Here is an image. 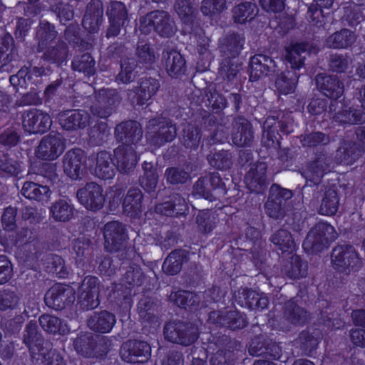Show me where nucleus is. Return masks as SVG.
I'll list each match as a JSON object with an SVG mask.
<instances>
[{
    "label": "nucleus",
    "mask_w": 365,
    "mask_h": 365,
    "mask_svg": "<svg viewBox=\"0 0 365 365\" xmlns=\"http://www.w3.org/2000/svg\"><path fill=\"white\" fill-rule=\"evenodd\" d=\"M232 143L237 147H251L255 140L252 124L245 118L237 116L232 121L230 132Z\"/></svg>",
    "instance_id": "15"
},
{
    "label": "nucleus",
    "mask_w": 365,
    "mask_h": 365,
    "mask_svg": "<svg viewBox=\"0 0 365 365\" xmlns=\"http://www.w3.org/2000/svg\"><path fill=\"white\" fill-rule=\"evenodd\" d=\"M250 331L255 335L252 339L248 352L254 356H262L267 359L278 360L282 356L281 347L269 339L266 334L262 332L258 324L252 326Z\"/></svg>",
    "instance_id": "5"
},
{
    "label": "nucleus",
    "mask_w": 365,
    "mask_h": 365,
    "mask_svg": "<svg viewBox=\"0 0 365 365\" xmlns=\"http://www.w3.org/2000/svg\"><path fill=\"white\" fill-rule=\"evenodd\" d=\"M121 359L130 363L147 361L151 355V347L148 343L140 340H128L120 349Z\"/></svg>",
    "instance_id": "17"
},
{
    "label": "nucleus",
    "mask_w": 365,
    "mask_h": 365,
    "mask_svg": "<svg viewBox=\"0 0 365 365\" xmlns=\"http://www.w3.org/2000/svg\"><path fill=\"white\" fill-rule=\"evenodd\" d=\"M46 75L47 71L43 66H24L16 74L11 76L9 81L14 87L26 88L29 84H35L37 78Z\"/></svg>",
    "instance_id": "31"
},
{
    "label": "nucleus",
    "mask_w": 365,
    "mask_h": 365,
    "mask_svg": "<svg viewBox=\"0 0 365 365\" xmlns=\"http://www.w3.org/2000/svg\"><path fill=\"white\" fill-rule=\"evenodd\" d=\"M163 334L168 341L187 346L197 340L199 330L193 323L173 320L164 326Z\"/></svg>",
    "instance_id": "3"
},
{
    "label": "nucleus",
    "mask_w": 365,
    "mask_h": 365,
    "mask_svg": "<svg viewBox=\"0 0 365 365\" xmlns=\"http://www.w3.org/2000/svg\"><path fill=\"white\" fill-rule=\"evenodd\" d=\"M160 87L158 79L143 77L140 80L138 86L127 91V96L132 103L143 106L157 93Z\"/></svg>",
    "instance_id": "14"
},
{
    "label": "nucleus",
    "mask_w": 365,
    "mask_h": 365,
    "mask_svg": "<svg viewBox=\"0 0 365 365\" xmlns=\"http://www.w3.org/2000/svg\"><path fill=\"white\" fill-rule=\"evenodd\" d=\"M116 140L122 145H135L143 137V130L139 123L127 120L118 124L115 128Z\"/></svg>",
    "instance_id": "22"
},
{
    "label": "nucleus",
    "mask_w": 365,
    "mask_h": 365,
    "mask_svg": "<svg viewBox=\"0 0 365 365\" xmlns=\"http://www.w3.org/2000/svg\"><path fill=\"white\" fill-rule=\"evenodd\" d=\"M104 248L110 253H118L119 259H126L133 254L128 246V235L125 225L118 221L107 222L103 227Z\"/></svg>",
    "instance_id": "1"
},
{
    "label": "nucleus",
    "mask_w": 365,
    "mask_h": 365,
    "mask_svg": "<svg viewBox=\"0 0 365 365\" xmlns=\"http://www.w3.org/2000/svg\"><path fill=\"white\" fill-rule=\"evenodd\" d=\"M201 138V129L191 123L185 124L179 135L180 143L187 149L196 150Z\"/></svg>",
    "instance_id": "45"
},
{
    "label": "nucleus",
    "mask_w": 365,
    "mask_h": 365,
    "mask_svg": "<svg viewBox=\"0 0 365 365\" xmlns=\"http://www.w3.org/2000/svg\"><path fill=\"white\" fill-rule=\"evenodd\" d=\"M150 143L156 146L173 141L177 135L175 123L165 117H158L148 120L146 125Z\"/></svg>",
    "instance_id": "8"
},
{
    "label": "nucleus",
    "mask_w": 365,
    "mask_h": 365,
    "mask_svg": "<svg viewBox=\"0 0 365 365\" xmlns=\"http://www.w3.org/2000/svg\"><path fill=\"white\" fill-rule=\"evenodd\" d=\"M22 339L29 351L31 358H35L36 351L48 343L38 331L37 323L34 321H30L26 325Z\"/></svg>",
    "instance_id": "32"
},
{
    "label": "nucleus",
    "mask_w": 365,
    "mask_h": 365,
    "mask_svg": "<svg viewBox=\"0 0 365 365\" xmlns=\"http://www.w3.org/2000/svg\"><path fill=\"white\" fill-rule=\"evenodd\" d=\"M36 354L35 358H31L33 363L39 361L43 365H65L61 355L52 349L49 342L36 351Z\"/></svg>",
    "instance_id": "52"
},
{
    "label": "nucleus",
    "mask_w": 365,
    "mask_h": 365,
    "mask_svg": "<svg viewBox=\"0 0 365 365\" xmlns=\"http://www.w3.org/2000/svg\"><path fill=\"white\" fill-rule=\"evenodd\" d=\"M143 193L139 188H130L123 202V211L131 217L137 216L142 211Z\"/></svg>",
    "instance_id": "47"
},
{
    "label": "nucleus",
    "mask_w": 365,
    "mask_h": 365,
    "mask_svg": "<svg viewBox=\"0 0 365 365\" xmlns=\"http://www.w3.org/2000/svg\"><path fill=\"white\" fill-rule=\"evenodd\" d=\"M333 158L324 148L318 149L314 153L313 159L306 166V169L302 172V176L316 185L320 183L325 174L331 169Z\"/></svg>",
    "instance_id": "9"
},
{
    "label": "nucleus",
    "mask_w": 365,
    "mask_h": 365,
    "mask_svg": "<svg viewBox=\"0 0 365 365\" xmlns=\"http://www.w3.org/2000/svg\"><path fill=\"white\" fill-rule=\"evenodd\" d=\"M49 210L51 217L57 222H68L73 215V206L63 199L53 202Z\"/></svg>",
    "instance_id": "59"
},
{
    "label": "nucleus",
    "mask_w": 365,
    "mask_h": 365,
    "mask_svg": "<svg viewBox=\"0 0 365 365\" xmlns=\"http://www.w3.org/2000/svg\"><path fill=\"white\" fill-rule=\"evenodd\" d=\"M95 60L88 53L76 55L71 62L73 71L83 73L87 76H92L96 72Z\"/></svg>",
    "instance_id": "61"
},
{
    "label": "nucleus",
    "mask_w": 365,
    "mask_h": 365,
    "mask_svg": "<svg viewBox=\"0 0 365 365\" xmlns=\"http://www.w3.org/2000/svg\"><path fill=\"white\" fill-rule=\"evenodd\" d=\"M114 157L116 160V168L123 174H129L134 170L138 156L133 146L120 145L114 150Z\"/></svg>",
    "instance_id": "26"
},
{
    "label": "nucleus",
    "mask_w": 365,
    "mask_h": 365,
    "mask_svg": "<svg viewBox=\"0 0 365 365\" xmlns=\"http://www.w3.org/2000/svg\"><path fill=\"white\" fill-rule=\"evenodd\" d=\"M283 318L293 325H302L308 320L307 311L294 301L287 302L284 307Z\"/></svg>",
    "instance_id": "50"
},
{
    "label": "nucleus",
    "mask_w": 365,
    "mask_h": 365,
    "mask_svg": "<svg viewBox=\"0 0 365 365\" xmlns=\"http://www.w3.org/2000/svg\"><path fill=\"white\" fill-rule=\"evenodd\" d=\"M58 33L53 24L48 21H41L36 29L35 39L37 41V52L40 53L53 42Z\"/></svg>",
    "instance_id": "39"
},
{
    "label": "nucleus",
    "mask_w": 365,
    "mask_h": 365,
    "mask_svg": "<svg viewBox=\"0 0 365 365\" xmlns=\"http://www.w3.org/2000/svg\"><path fill=\"white\" fill-rule=\"evenodd\" d=\"M43 52L41 58L43 61L61 66L67 60L69 48L66 42L58 40L55 45L47 46Z\"/></svg>",
    "instance_id": "40"
},
{
    "label": "nucleus",
    "mask_w": 365,
    "mask_h": 365,
    "mask_svg": "<svg viewBox=\"0 0 365 365\" xmlns=\"http://www.w3.org/2000/svg\"><path fill=\"white\" fill-rule=\"evenodd\" d=\"M159 305L150 297L142 298L138 304L140 318L145 322L156 324L158 323Z\"/></svg>",
    "instance_id": "42"
},
{
    "label": "nucleus",
    "mask_w": 365,
    "mask_h": 365,
    "mask_svg": "<svg viewBox=\"0 0 365 365\" xmlns=\"http://www.w3.org/2000/svg\"><path fill=\"white\" fill-rule=\"evenodd\" d=\"M103 18V4L101 0H91L87 4L82 20L83 27L90 33L98 31Z\"/></svg>",
    "instance_id": "27"
},
{
    "label": "nucleus",
    "mask_w": 365,
    "mask_h": 365,
    "mask_svg": "<svg viewBox=\"0 0 365 365\" xmlns=\"http://www.w3.org/2000/svg\"><path fill=\"white\" fill-rule=\"evenodd\" d=\"M321 338L322 334L317 329L304 330L299 334L297 341L304 354L310 355L317 349Z\"/></svg>",
    "instance_id": "55"
},
{
    "label": "nucleus",
    "mask_w": 365,
    "mask_h": 365,
    "mask_svg": "<svg viewBox=\"0 0 365 365\" xmlns=\"http://www.w3.org/2000/svg\"><path fill=\"white\" fill-rule=\"evenodd\" d=\"M155 210L163 215L178 217L185 214L187 206L180 195L174 193L168 197V200L156 205Z\"/></svg>",
    "instance_id": "34"
},
{
    "label": "nucleus",
    "mask_w": 365,
    "mask_h": 365,
    "mask_svg": "<svg viewBox=\"0 0 365 365\" xmlns=\"http://www.w3.org/2000/svg\"><path fill=\"white\" fill-rule=\"evenodd\" d=\"M114 164L111 155L106 151L98 153L94 174L102 180L112 179L115 175Z\"/></svg>",
    "instance_id": "44"
},
{
    "label": "nucleus",
    "mask_w": 365,
    "mask_h": 365,
    "mask_svg": "<svg viewBox=\"0 0 365 365\" xmlns=\"http://www.w3.org/2000/svg\"><path fill=\"white\" fill-rule=\"evenodd\" d=\"M149 26H153V30L163 38L172 37L178 30L174 18L163 10L153 11L140 21V30L143 32H148Z\"/></svg>",
    "instance_id": "7"
},
{
    "label": "nucleus",
    "mask_w": 365,
    "mask_h": 365,
    "mask_svg": "<svg viewBox=\"0 0 365 365\" xmlns=\"http://www.w3.org/2000/svg\"><path fill=\"white\" fill-rule=\"evenodd\" d=\"M331 257L333 267L345 274L356 272L362 266L361 259L354 247L350 244L337 245L333 248Z\"/></svg>",
    "instance_id": "4"
},
{
    "label": "nucleus",
    "mask_w": 365,
    "mask_h": 365,
    "mask_svg": "<svg viewBox=\"0 0 365 365\" xmlns=\"http://www.w3.org/2000/svg\"><path fill=\"white\" fill-rule=\"evenodd\" d=\"M200 297L183 290L171 292L169 300L179 307H199Z\"/></svg>",
    "instance_id": "62"
},
{
    "label": "nucleus",
    "mask_w": 365,
    "mask_h": 365,
    "mask_svg": "<svg viewBox=\"0 0 365 365\" xmlns=\"http://www.w3.org/2000/svg\"><path fill=\"white\" fill-rule=\"evenodd\" d=\"M75 300L73 290L62 284L52 286L46 293L44 301L46 304L55 310L63 309Z\"/></svg>",
    "instance_id": "19"
},
{
    "label": "nucleus",
    "mask_w": 365,
    "mask_h": 365,
    "mask_svg": "<svg viewBox=\"0 0 365 365\" xmlns=\"http://www.w3.org/2000/svg\"><path fill=\"white\" fill-rule=\"evenodd\" d=\"M245 43L242 34L228 33L219 39L218 49L222 58L235 59L241 53Z\"/></svg>",
    "instance_id": "20"
},
{
    "label": "nucleus",
    "mask_w": 365,
    "mask_h": 365,
    "mask_svg": "<svg viewBox=\"0 0 365 365\" xmlns=\"http://www.w3.org/2000/svg\"><path fill=\"white\" fill-rule=\"evenodd\" d=\"M262 143L267 148L280 147V135L277 129L274 116L267 117L264 122Z\"/></svg>",
    "instance_id": "48"
},
{
    "label": "nucleus",
    "mask_w": 365,
    "mask_h": 365,
    "mask_svg": "<svg viewBox=\"0 0 365 365\" xmlns=\"http://www.w3.org/2000/svg\"><path fill=\"white\" fill-rule=\"evenodd\" d=\"M95 344V335L91 334L81 335L73 342L77 352L86 357L94 356Z\"/></svg>",
    "instance_id": "63"
},
{
    "label": "nucleus",
    "mask_w": 365,
    "mask_h": 365,
    "mask_svg": "<svg viewBox=\"0 0 365 365\" xmlns=\"http://www.w3.org/2000/svg\"><path fill=\"white\" fill-rule=\"evenodd\" d=\"M46 269L48 273L55 274L60 278H64L68 274L64 260L57 255L49 254L45 257Z\"/></svg>",
    "instance_id": "64"
},
{
    "label": "nucleus",
    "mask_w": 365,
    "mask_h": 365,
    "mask_svg": "<svg viewBox=\"0 0 365 365\" xmlns=\"http://www.w3.org/2000/svg\"><path fill=\"white\" fill-rule=\"evenodd\" d=\"M275 61L269 56L257 54L250 61V78L251 81H257L263 76H267L275 72Z\"/></svg>",
    "instance_id": "28"
},
{
    "label": "nucleus",
    "mask_w": 365,
    "mask_h": 365,
    "mask_svg": "<svg viewBox=\"0 0 365 365\" xmlns=\"http://www.w3.org/2000/svg\"><path fill=\"white\" fill-rule=\"evenodd\" d=\"M207 160L209 165L215 169L227 170L233 164V155L227 150H215L214 152L211 151L207 155Z\"/></svg>",
    "instance_id": "53"
},
{
    "label": "nucleus",
    "mask_w": 365,
    "mask_h": 365,
    "mask_svg": "<svg viewBox=\"0 0 365 365\" xmlns=\"http://www.w3.org/2000/svg\"><path fill=\"white\" fill-rule=\"evenodd\" d=\"M364 153L356 141L349 139L343 140L337 148L335 159L339 163L353 164Z\"/></svg>",
    "instance_id": "36"
},
{
    "label": "nucleus",
    "mask_w": 365,
    "mask_h": 365,
    "mask_svg": "<svg viewBox=\"0 0 365 365\" xmlns=\"http://www.w3.org/2000/svg\"><path fill=\"white\" fill-rule=\"evenodd\" d=\"M14 54V38L9 34H6L0 38V71H12Z\"/></svg>",
    "instance_id": "38"
},
{
    "label": "nucleus",
    "mask_w": 365,
    "mask_h": 365,
    "mask_svg": "<svg viewBox=\"0 0 365 365\" xmlns=\"http://www.w3.org/2000/svg\"><path fill=\"white\" fill-rule=\"evenodd\" d=\"M78 202L88 210L97 212L101 210L106 201L103 188L94 182H87L76 192Z\"/></svg>",
    "instance_id": "11"
},
{
    "label": "nucleus",
    "mask_w": 365,
    "mask_h": 365,
    "mask_svg": "<svg viewBox=\"0 0 365 365\" xmlns=\"http://www.w3.org/2000/svg\"><path fill=\"white\" fill-rule=\"evenodd\" d=\"M21 118L24 130L30 133H44L52 124L51 116L38 109H30L24 112Z\"/></svg>",
    "instance_id": "16"
},
{
    "label": "nucleus",
    "mask_w": 365,
    "mask_h": 365,
    "mask_svg": "<svg viewBox=\"0 0 365 365\" xmlns=\"http://www.w3.org/2000/svg\"><path fill=\"white\" fill-rule=\"evenodd\" d=\"M240 65L235 59L222 58L218 68V76L224 81L235 83Z\"/></svg>",
    "instance_id": "57"
},
{
    "label": "nucleus",
    "mask_w": 365,
    "mask_h": 365,
    "mask_svg": "<svg viewBox=\"0 0 365 365\" xmlns=\"http://www.w3.org/2000/svg\"><path fill=\"white\" fill-rule=\"evenodd\" d=\"M162 61L167 73L172 78H179L186 71L185 60L176 50L165 48L162 53Z\"/></svg>",
    "instance_id": "30"
},
{
    "label": "nucleus",
    "mask_w": 365,
    "mask_h": 365,
    "mask_svg": "<svg viewBox=\"0 0 365 365\" xmlns=\"http://www.w3.org/2000/svg\"><path fill=\"white\" fill-rule=\"evenodd\" d=\"M85 162L86 158L83 150L73 148L68 150L62 159L64 173L72 180L81 179Z\"/></svg>",
    "instance_id": "18"
},
{
    "label": "nucleus",
    "mask_w": 365,
    "mask_h": 365,
    "mask_svg": "<svg viewBox=\"0 0 365 365\" xmlns=\"http://www.w3.org/2000/svg\"><path fill=\"white\" fill-rule=\"evenodd\" d=\"M269 241L282 253H292L295 250L296 244L292 235L286 229L280 228L274 232L270 235Z\"/></svg>",
    "instance_id": "46"
},
{
    "label": "nucleus",
    "mask_w": 365,
    "mask_h": 365,
    "mask_svg": "<svg viewBox=\"0 0 365 365\" xmlns=\"http://www.w3.org/2000/svg\"><path fill=\"white\" fill-rule=\"evenodd\" d=\"M38 322L41 328L51 334H64L68 331L66 324L62 320L53 315L44 314L39 317Z\"/></svg>",
    "instance_id": "58"
},
{
    "label": "nucleus",
    "mask_w": 365,
    "mask_h": 365,
    "mask_svg": "<svg viewBox=\"0 0 365 365\" xmlns=\"http://www.w3.org/2000/svg\"><path fill=\"white\" fill-rule=\"evenodd\" d=\"M337 237L335 229L331 225L319 222L307 233L302 246L310 254H317L327 248Z\"/></svg>",
    "instance_id": "2"
},
{
    "label": "nucleus",
    "mask_w": 365,
    "mask_h": 365,
    "mask_svg": "<svg viewBox=\"0 0 365 365\" xmlns=\"http://www.w3.org/2000/svg\"><path fill=\"white\" fill-rule=\"evenodd\" d=\"M66 148V140L58 133L51 132L43 136L36 150V155L43 160L57 159Z\"/></svg>",
    "instance_id": "10"
},
{
    "label": "nucleus",
    "mask_w": 365,
    "mask_h": 365,
    "mask_svg": "<svg viewBox=\"0 0 365 365\" xmlns=\"http://www.w3.org/2000/svg\"><path fill=\"white\" fill-rule=\"evenodd\" d=\"M235 297L242 307H246L251 310H263L269 304L267 296L251 289L242 288L238 290Z\"/></svg>",
    "instance_id": "33"
},
{
    "label": "nucleus",
    "mask_w": 365,
    "mask_h": 365,
    "mask_svg": "<svg viewBox=\"0 0 365 365\" xmlns=\"http://www.w3.org/2000/svg\"><path fill=\"white\" fill-rule=\"evenodd\" d=\"M21 193L26 198L35 200L44 205L48 202L51 195V190L47 185L26 181L23 184Z\"/></svg>",
    "instance_id": "37"
},
{
    "label": "nucleus",
    "mask_w": 365,
    "mask_h": 365,
    "mask_svg": "<svg viewBox=\"0 0 365 365\" xmlns=\"http://www.w3.org/2000/svg\"><path fill=\"white\" fill-rule=\"evenodd\" d=\"M120 70L115 76V81L129 84L135 81L138 76V62L133 57H125L120 59Z\"/></svg>",
    "instance_id": "43"
},
{
    "label": "nucleus",
    "mask_w": 365,
    "mask_h": 365,
    "mask_svg": "<svg viewBox=\"0 0 365 365\" xmlns=\"http://www.w3.org/2000/svg\"><path fill=\"white\" fill-rule=\"evenodd\" d=\"M291 190L273 184L269 188V195L264 203L265 213L274 220L283 219L288 211V201L292 197Z\"/></svg>",
    "instance_id": "6"
},
{
    "label": "nucleus",
    "mask_w": 365,
    "mask_h": 365,
    "mask_svg": "<svg viewBox=\"0 0 365 365\" xmlns=\"http://www.w3.org/2000/svg\"><path fill=\"white\" fill-rule=\"evenodd\" d=\"M267 164L258 162L252 167L245 177L247 188L252 192L263 193L269 182L267 178Z\"/></svg>",
    "instance_id": "24"
},
{
    "label": "nucleus",
    "mask_w": 365,
    "mask_h": 365,
    "mask_svg": "<svg viewBox=\"0 0 365 365\" xmlns=\"http://www.w3.org/2000/svg\"><path fill=\"white\" fill-rule=\"evenodd\" d=\"M281 272L289 279H297L307 276V264L299 256L292 255L284 262Z\"/></svg>",
    "instance_id": "41"
},
{
    "label": "nucleus",
    "mask_w": 365,
    "mask_h": 365,
    "mask_svg": "<svg viewBox=\"0 0 365 365\" xmlns=\"http://www.w3.org/2000/svg\"><path fill=\"white\" fill-rule=\"evenodd\" d=\"M357 35L348 29H341L329 35L324 41V46L331 49H347L356 42Z\"/></svg>",
    "instance_id": "35"
},
{
    "label": "nucleus",
    "mask_w": 365,
    "mask_h": 365,
    "mask_svg": "<svg viewBox=\"0 0 365 365\" xmlns=\"http://www.w3.org/2000/svg\"><path fill=\"white\" fill-rule=\"evenodd\" d=\"M314 81L317 90L327 98L336 100L344 93V83L336 76L321 73Z\"/></svg>",
    "instance_id": "21"
},
{
    "label": "nucleus",
    "mask_w": 365,
    "mask_h": 365,
    "mask_svg": "<svg viewBox=\"0 0 365 365\" xmlns=\"http://www.w3.org/2000/svg\"><path fill=\"white\" fill-rule=\"evenodd\" d=\"M333 119L341 124H362L365 122V113L361 108H344L336 113Z\"/></svg>",
    "instance_id": "51"
},
{
    "label": "nucleus",
    "mask_w": 365,
    "mask_h": 365,
    "mask_svg": "<svg viewBox=\"0 0 365 365\" xmlns=\"http://www.w3.org/2000/svg\"><path fill=\"white\" fill-rule=\"evenodd\" d=\"M339 202L336 190L331 187L327 189L322 199L319 214L329 216L335 215L338 210Z\"/></svg>",
    "instance_id": "60"
},
{
    "label": "nucleus",
    "mask_w": 365,
    "mask_h": 365,
    "mask_svg": "<svg viewBox=\"0 0 365 365\" xmlns=\"http://www.w3.org/2000/svg\"><path fill=\"white\" fill-rule=\"evenodd\" d=\"M106 16L109 25L106 36L109 38L119 35L122 27L128 19V13L124 3L119 1H110L106 7Z\"/></svg>",
    "instance_id": "12"
},
{
    "label": "nucleus",
    "mask_w": 365,
    "mask_h": 365,
    "mask_svg": "<svg viewBox=\"0 0 365 365\" xmlns=\"http://www.w3.org/2000/svg\"><path fill=\"white\" fill-rule=\"evenodd\" d=\"M312 44L308 42H300L291 44L286 49L285 58L290 64L292 71L299 70L304 65V61L312 51Z\"/></svg>",
    "instance_id": "29"
},
{
    "label": "nucleus",
    "mask_w": 365,
    "mask_h": 365,
    "mask_svg": "<svg viewBox=\"0 0 365 365\" xmlns=\"http://www.w3.org/2000/svg\"><path fill=\"white\" fill-rule=\"evenodd\" d=\"M257 12V5L250 1L242 2L232 9L233 21L238 24H244L247 21H251Z\"/></svg>",
    "instance_id": "54"
},
{
    "label": "nucleus",
    "mask_w": 365,
    "mask_h": 365,
    "mask_svg": "<svg viewBox=\"0 0 365 365\" xmlns=\"http://www.w3.org/2000/svg\"><path fill=\"white\" fill-rule=\"evenodd\" d=\"M299 75L294 71L281 73L275 80L277 91L284 95L293 93L296 88Z\"/></svg>",
    "instance_id": "56"
},
{
    "label": "nucleus",
    "mask_w": 365,
    "mask_h": 365,
    "mask_svg": "<svg viewBox=\"0 0 365 365\" xmlns=\"http://www.w3.org/2000/svg\"><path fill=\"white\" fill-rule=\"evenodd\" d=\"M188 260L187 253L183 250L171 252L163 264V271L170 275L177 274L182 269V264Z\"/></svg>",
    "instance_id": "49"
},
{
    "label": "nucleus",
    "mask_w": 365,
    "mask_h": 365,
    "mask_svg": "<svg viewBox=\"0 0 365 365\" xmlns=\"http://www.w3.org/2000/svg\"><path fill=\"white\" fill-rule=\"evenodd\" d=\"M207 321L217 327L232 330L242 329L248 324L246 315L237 310L210 312Z\"/></svg>",
    "instance_id": "13"
},
{
    "label": "nucleus",
    "mask_w": 365,
    "mask_h": 365,
    "mask_svg": "<svg viewBox=\"0 0 365 365\" xmlns=\"http://www.w3.org/2000/svg\"><path fill=\"white\" fill-rule=\"evenodd\" d=\"M89 115L84 110H66L58 114L61 128L68 131L85 128L89 122Z\"/></svg>",
    "instance_id": "23"
},
{
    "label": "nucleus",
    "mask_w": 365,
    "mask_h": 365,
    "mask_svg": "<svg viewBox=\"0 0 365 365\" xmlns=\"http://www.w3.org/2000/svg\"><path fill=\"white\" fill-rule=\"evenodd\" d=\"M86 324L96 333L107 334L112 331L116 324V317L107 310L93 312L88 317Z\"/></svg>",
    "instance_id": "25"
}]
</instances>
